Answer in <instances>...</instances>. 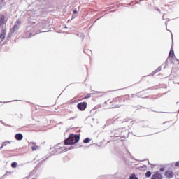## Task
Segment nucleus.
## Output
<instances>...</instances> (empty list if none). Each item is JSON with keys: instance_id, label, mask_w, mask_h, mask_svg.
Segmentation results:
<instances>
[{"instance_id": "nucleus-23", "label": "nucleus", "mask_w": 179, "mask_h": 179, "mask_svg": "<svg viewBox=\"0 0 179 179\" xmlns=\"http://www.w3.org/2000/svg\"><path fill=\"white\" fill-rule=\"evenodd\" d=\"M32 179H35V178H32Z\"/></svg>"}, {"instance_id": "nucleus-10", "label": "nucleus", "mask_w": 179, "mask_h": 179, "mask_svg": "<svg viewBox=\"0 0 179 179\" xmlns=\"http://www.w3.org/2000/svg\"><path fill=\"white\" fill-rule=\"evenodd\" d=\"M17 141H22L23 138V136L22 134H17L15 136Z\"/></svg>"}, {"instance_id": "nucleus-13", "label": "nucleus", "mask_w": 179, "mask_h": 179, "mask_svg": "<svg viewBox=\"0 0 179 179\" xmlns=\"http://www.w3.org/2000/svg\"><path fill=\"white\" fill-rule=\"evenodd\" d=\"M11 166H12V168H16L17 166V162H12Z\"/></svg>"}, {"instance_id": "nucleus-4", "label": "nucleus", "mask_w": 179, "mask_h": 179, "mask_svg": "<svg viewBox=\"0 0 179 179\" xmlns=\"http://www.w3.org/2000/svg\"><path fill=\"white\" fill-rule=\"evenodd\" d=\"M151 179H163V176L159 172L155 171L151 176Z\"/></svg>"}, {"instance_id": "nucleus-7", "label": "nucleus", "mask_w": 179, "mask_h": 179, "mask_svg": "<svg viewBox=\"0 0 179 179\" xmlns=\"http://www.w3.org/2000/svg\"><path fill=\"white\" fill-rule=\"evenodd\" d=\"M165 176L167 177L168 178H173V172L172 171H166L165 172Z\"/></svg>"}, {"instance_id": "nucleus-11", "label": "nucleus", "mask_w": 179, "mask_h": 179, "mask_svg": "<svg viewBox=\"0 0 179 179\" xmlns=\"http://www.w3.org/2000/svg\"><path fill=\"white\" fill-rule=\"evenodd\" d=\"M8 143H10V142H9L8 141L3 142L1 146V149H2L3 147L6 146L8 145Z\"/></svg>"}, {"instance_id": "nucleus-12", "label": "nucleus", "mask_w": 179, "mask_h": 179, "mask_svg": "<svg viewBox=\"0 0 179 179\" xmlns=\"http://www.w3.org/2000/svg\"><path fill=\"white\" fill-rule=\"evenodd\" d=\"M129 179H138V178L136 177L134 173H133L129 176Z\"/></svg>"}, {"instance_id": "nucleus-6", "label": "nucleus", "mask_w": 179, "mask_h": 179, "mask_svg": "<svg viewBox=\"0 0 179 179\" xmlns=\"http://www.w3.org/2000/svg\"><path fill=\"white\" fill-rule=\"evenodd\" d=\"M6 31L3 30L0 34V43L3 42L6 38Z\"/></svg>"}, {"instance_id": "nucleus-16", "label": "nucleus", "mask_w": 179, "mask_h": 179, "mask_svg": "<svg viewBox=\"0 0 179 179\" xmlns=\"http://www.w3.org/2000/svg\"><path fill=\"white\" fill-rule=\"evenodd\" d=\"M90 138H86L83 141L84 143H90Z\"/></svg>"}, {"instance_id": "nucleus-22", "label": "nucleus", "mask_w": 179, "mask_h": 179, "mask_svg": "<svg viewBox=\"0 0 179 179\" xmlns=\"http://www.w3.org/2000/svg\"><path fill=\"white\" fill-rule=\"evenodd\" d=\"M177 62H178V64H179V60L178 59H177Z\"/></svg>"}, {"instance_id": "nucleus-2", "label": "nucleus", "mask_w": 179, "mask_h": 179, "mask_svg": "<svg viewBox=\"0 0 179 179\" xmlns=\"http://www.w3.org/2000/svg\"><path fill=\"white\" fill-rule=\"evenodd\" d=\"M80 141V136L79 135H74L71 134L68 138L64 141V145H74L75 143H78Z\"/></svg>"}, {"instance_id": "nucleus-3", "label": "nucleus", "mask_w": 179, "mask_h": 179, "mask_svg": "<svg viewBox=\"0 0 179 179\" xmlns=\"http://www.w3.org/2000/svg\"><path fill=\"white\" fill-rule=\"evenodd\" d=\"M87 106V102L86 101L80 102L77 105V108H78V110H80V111H85Z\"/></svg>"}, {"instance_id": "nucleus-14", "label": "nucleus", "mask_w": 179, "mask_h": 179, "mask_svg": "<svg viewBox=\"0 0 179 179\" xmlns=\"http://www.w3.org/2000/svg\"><path fill=\"white\" fill-rule=\"evenodd\" d=\"M151 175H152L151 171H147L145 173V176L148 178L150 177Z\"/></svg>"}, {"instance_id": "nucleus-5", "label": "nucleus", "mask_w": 179, "mask_h": 179, "mask_svg": "<svg viewBox=\"0 0 179 179\" xmlns=\"http://www.w3.org/2000/svg\"><path fill=\"white\" fill-rule=\"evenodd\" d=\"M6 15L4 14H0V27L5 24Z\"/></svg>"}, {"instance_id": "nucleus-17", "label": "nucleus", "mask_w": 179, "mask_h": 179, "mask_svg": "<svg viewBox=\"0 0 179 179\" xmlns=\"http://www.w3.org/2000/svg\"><path fill=\"white\" fill-rule=\"evenodd\" d=\"M175 166L179 167V161L175 162Z\"/></svg>"}, {"instance_id": "nucleus-1", "label": "nucleus", "mask_w": 179, "mask_h": 179, "mask_svg": "<svg viewBox=\"0 0 179 179\" xmlns=\"http://www.w3.org/2000/svg\"><path fill=\"white\" fill-rule=\"evenodd\" d=\"M123 102V97L120 96L113 99H108L105 101V107L107 108H119L122 105L121 103Z\"/></svg>"}, {"instance_id": "nucleus-20", "label": "nucleus", "mask_w": 179, "mask_h": 179, "mask_svg": "<svg viewBox=\"0 0 179 179\" xmlns=\"http://www.w3.org/2000/svg\"><path fill=\"white\" fill-rule=\"evenodd\" d=\"M73 15H76V13H78V11L77 10H73Z\"/></svg>"}, {"instance_id": "nucleus-8", "label": "nucleus", "mask_w": 179, "mask_h": 179, "mask_svg": "<svg viewBox=\"0 0 179 179\" xmlns=\"http://www.w3.org/2000/svg\"><path fill=\"white\" fill-rule=\"evenodd\" d=\"M29 145H31L32 151H36L38 149V146L34 142L29 143Z\"/></svg>"}, {"instance_id": "nucleus-9", "label": "nucleus", "mask_w": 179, "mask_h": 179, "mask_svg": "<svg viewBox=\"0 0 179 179\" xmlns=\"http://www.w3.org/2000/svg\"><path fill=\"white\" fill-rule=\"evenodd\" d=\"M175 54H174V50L173 48H171V50L169 51V58H173Z\"/></svg>"}, {"instance_id": "nucleus-15", "label": "nucleus", "mask_w": 179, "mask_h": 179, "mask_svg": "<svg viewBox=\"0 0 179 179\" xmlns=\"http://www.w3.org/2000/svg\"><path fill=\"white\" fill-rule=\"evenodd\" d=\"M91 97V94H87L84 98L82 99H85Z\"/></svg>"}, {"instance_id": "nucleus-21", "label": "nucleus", "mask_w": 179, "mask_h": 179, "mask_svg": "<svg viewBox=\"0 0 179 179\" xmlns=\"http://www.w3.org/2000/svg\"><path fill=\"white\" fill-rule=\"evenodd\" d=\"M160 171H164V168H160Z\"/></svg>"}, {"instance_id": "nucleus-18", "label": "nucleus", "mask_w": 179, "mask_h": 179, "mask_svg": "<svg viewBox=\"0 0 179 179\" xmlns=\"http://www.w3.org/2000/svg\"><path fill=\"white\" fill-rule=\"evenodd\" d=\"M16 24H21L22 22L20 20H17Z\"/></svg>"}, {"instance_id": "nucleus-19", "label": "nucleus", "mask_w": 179, "mask_h": 179, "mask_svg": "<svg viewBox=\"0 0 179 179\" xmlns=\"http://www.w3.org/2000/svg\"><path fill=\"white\" fill-rule=\"evenodd\" d=\"M18 29V27H17V24H15L14 27H13V29L15 30V29Z\"/></svg>"}]
</instances>
